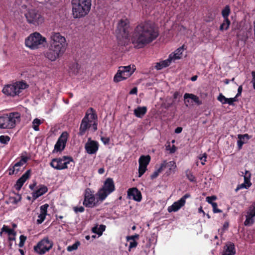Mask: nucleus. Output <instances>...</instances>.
Returning <instances> with one entry per match:
<instances>
[{
    "instance_id": "nucleus-5",
    "label": "nucleus",
    "mask_w": 255,
    "mask_h": 255,
    "mask_svg": "<svg viewBox=\"0 0 255 255\" xmlns=\"http://www.w3.org/2000/svg\"><path fill=\"white\" fill-rule=\"evenodd\" d=\"M28 87V85L25 82H18L13 84L7 85L5 86L2 90L3 93L7 95L14 97L18 95L22 90L25 89Z\"/></svg>"
},
{
    "instance_id": "nucleus-22",
    "label": "nucleus",
    "mask_w": 255,
    "mask_h": 255,
    "mask_svg": "<svg viewBox=\"0 0 255 255\" xmlns=\"http://www.w3.org/2000/svg\"><path fill=\"white\" fill-rule=\"evenodd\" d=\"M132 74V72H121L119 70L114 78V81L115 82H119L123 80H125L129 77Z\"/></svg>"
},
{
    "instance_id": "nucleus-56",
    "label": "nucleus",
    "mask_w": 255,
    "mask_h": 255,
    "mask_svg": "<svg viewBox=\"0 0 255 255\" xmlns=\"http://www.w3.org/2000/svg\"><path fill=\"white\" fill-rule=\"evenodd\" d=\"M15 171H16L15 173L16 174L19 171V168H15L13 166L12 169H9V175H12V174H14Z\"/></svg>"
},
{
    "instance_id": "nucleus-38",
    "label": "nucleus",
    "mask_w": 255,
    "mask_h": 255,
    "mask_svg": "<svg viewBox=\"0 0 255 255\" xmlns=\"http://www.w3.org/2000/svg\"><path fill=\"white\" fill-rule=\"evenodd\" d=\"M2 232H5L8 234L9 236L13 235L14 236H15L16 233L14 232V231L13 229H8L6 226H4L2 229Z\"/></svg>"
},
{
    "instance_id": "nucleus-52",
    "label": "nucleus",
    "mask_w": 255,
    "mask_h": 255,
    "mask_svg": "<svg viewBox=\"0 0 255 255\" xmlns=\"http://www.w3.org/2000/svg\"><path fill=\"white\" fill-rule=\"evenodd\" d=\"M73 210L74 211V212L76 213H77L78 212H83L84 211V208L82 206H81V207H74L73 208Z\"/></svg>"
},
{
    "instance_id": "nucleus-12",
    "label": "nucleus",
    "mask_w": 255,
    "mask_h": 255,
    "mask_svg": "<svg viewBox=\"0 0 255 255\" xmlns=\"http://www.w3.org/2000/svg\"><path fill=\"white\" fill-rule=\"evenodd\" d=\"M59 49H55L49 46L48 50L44 53L45 57L51 61H55L60 56L64 53Z\"/></svg>"
},
{
    "instance_id": "nucleus-61",
    "label": "nucleus",
    "mask_w": 255,
    "mask_h": 255,
    "mask_svg": "<svg viewBox=\"0 0 255 255\" xmlns=\"http://www.w3.org/2000/svg\"><path fill=\"white\" fill-rule=\"evenodd\" d=\"M184 103L186 107L192 104V101H190V99H184Z\"/></svg>"
},
{
    "instance_id": "nucleus-8",
    "label": "nucleus",
    "mask_w": 255,
    "mask_h": 255,
    "mask_svg": "<svg viewBox=\"0 0 255 255\" xmlns=\"http://www.w3.org/2000/svg\"><path fill=\"white\" fill-rule=\"evenodd\" d=\"M70 162H74L71 156H63L61 158H55L52 159L50 164L51 167L57 170H62L68 168L67 165Z\"/></svg>"
},
{
    "instance_id": "nucleus-42",
    "label": "nucleus",
    "mask_w": 255,
    "mask_h": 255,
    "mask_svg": "<svg viewBox=\"0 0 255 255\" xmlns=\"http://www.w3.org/2000/svg\"><path fill=\"white\" fill-rule=\"evenodd\" d=\"M147 167L143 166L141 164L139 165L138 168V177H141L146 171Z\"/></svg>"
},
{
    "instance_id": "nucleus-41",
    "label": "nucleus",
    "mask_w": 255,
    "mask_h": 255,
    "mask_svg": "<svg viewBox=\"0 0 255 255\" xmlns=\"http://www.w3.org/2000/svg\"><path fill=\"white\" fill-rule=\"evenodd\" d=\"M10 140L9 136L7 135H0V142L2 144H7Z\"/></svg>"
},
{
    "instance_id": "nucleus-55",
    "label": "nucleus",
    "mask_w": 255,
    "mask_h": 255,
    "mask_svg": "<svg viewBox=\"0 0 255 255\" xmlns=\"http://www.w3.org/2000/svg\"><path fill=\"white\" fill-rule=\"evenodd\" d=\"M207 156V154L205 153L204 154H203V155L202 156L199 157V158L201 160H202L201 163L202 165L205 164V162L206 161Z\"/></svg>"
},
{
    "instance_id": "nucleus-57",
    "label": "nucleus",
    "mask_w": 255,
    "mask_h": 255,
    "mask_svg": "<svg viewBox=\"0 0 255 255\" xmlns=\"http://www.w3.org/2000/svg\"><path fill=\"white\" fill-rule=\"evenodd\" d=\"M229 223L228 222H225L222 228V232H225L226 230H227L229 227Z\"/></svg>"
},
{
    "instance_id": "nucleus-15",
    "label": "nucleus",
    "mask_w": 255,
    "mask_h": 255,
    "mask_svg": "<svg viewBox=\"0 0 255 255\" xmlns=\"http://www.w3.org/2000/svg\"><path fill=\"white\" fill-rule=\"evenodd\" d=\"M190 196V195L188 193L184 195L179 200L174 202L171 206H169L168 208V211L170 213L178 210L184 205L186 199Z\"/></svg>"
},
{
    "instance_id": "nucleus-21",
    "label": "nucleus",
    "mask_w": 255,
    "mask_h": 255,
    "mask_svg": "<svg viewBox=\"0 0 255 255\" xmlns=\"http://www.w3.org/2000/svg\"><path fill=\"white\" fill-rule=\"evenodd\" d=\"M251 173L248 171H246L245 175H244V183L239 185L235 191L237 192L239 190L245 188H249L252 185L250 182Z\"/></svg>"
},
{
    "instance_id": "nucleus-43",
    "label": "nucleus",
    "mask_w": 255,
    "mask_h": 255,
    "mask_svg": "<svg viewBox=\"0 0 255 255\" xmlns=\"http://www.w3.org/2000/svg\"><path fill=\"white\" fill-rule=\"evenodd\" d=\"M18 198L14 197H10L9 198L10 202L13 204H16L19 201L21 200V196L19 194L17 195Z\"/></svg>"
},
{
    "instance_id": "nucleus-18",
    "label": "nucleus",
    "mask_w": 255,
    "mask_h": 255,
    "mask_svg": "<svg viewBox=\"0 0 255 255\" xmlns=\"http://www.w3.org/2000/svg\"><path fill=\"white\" fill-rule=\"evenodd\" d=\"M128 196L129 199L137 202L140 201L142 199L141 193L136 188H129L128 191Z\"/></svg>"
},
{
    "instance_id": "nucleus-28",
    "label": "nucleus",
    "mask_w": 255,
    "mask_h": 255,
    "mask_svg": "<svg viewBox=\"0 0 255 255\" xmlns=\"http://www.w3.org/2000/svg\"><path fill=\"white\" fill-rule=\"evenodd\" d=\"M184 98L190 99L192 102H195L197 105L202 104V101L199 99V98L193 94L185 93L184 95Z\"/></svg>"
},
{
    "instance_id": "nucleus-30",
    "label": "nucleus",
    "mask_w": 255,
    "mask_h": 255,
    "mask_svg": "<svg viewBox=\"0 0 255 255\" xmlns=\"http://www.w3.org/2000/svg\"><path fill=\"white\" fill-rule=\"evenodd\" d=\"M247 213L248 215L246 216V219L244 222V225L246 226H250L252 225L254 222V220L253 218L255 217V216H253V214L251 213L249 211Z\"/></svg>"
},
{
    "instance_id": "nucleus-26",
    "label": "nucleus",
    "mask_w": 255,
    "mask_h": 255,
    "mask_svg": "<svg viewBox=\"0 0 255 255\" xmlns=\"http://www.w3.org/2000/svg\"><path fill=\"white\" fill-rule=\"evenodd\" d=\"M171 62V56H169L167 59L156 63L155 68L157 70H161L163 68L168 66Z\"/></svg>"
},
{
    "instance_id": "nucleus-32",
    "label": "nucleus",
    "mask_w": 255,
    "mask_h": 255,
    "mask_svg": "<svg viewBox=\"0 0 255 255\" xmlns=\"http://www.w3.org/2000/svg\"><path fill=\"white\" fill-rule=\"evenodd\" d=\"M230 21L229 18H224V20L222 24L220 25V30H227L230 24Z\"/></svg>"
},
{
    "instance_id": "nucleus-35",
    "label": "nucleus",
    "mask_w": 255,
    "mask_h": 255,
    "mask_svg": "<svg viewBox=\"0 0 255 255\" xmlns=\"http://www.w3.org/2000/svg\"><path fill=\"white\" fill-rule=\"evenodd\" d=\"M28 160V158L27 157H22L21 159L14 164L13 167L15 168H17V167L22 166L24 164H25Z\"/></svg>"
},
{
    "instance_id": "nucleus-27",
    "label": "nucleus",
    "mask_w": 255,
    "mask_h": 255,
    "mask_svg": "<svg viewBox=\"0 0 255 255\" xmlns=\"http://www.w3.org/2000/svg\"><path fill=\"white\" fill-rule=\"evenodd\" d=\"M147 112V108L146 107H138L134 110V115L139 118H142Z\"/></svg>"
},
{
    "instance_id": "nucleus-16",
    "label": "nucleus",
    "mask_w": 255,
    "mask_h": 255,
    "mask_svg": "<svg viewBox=\"0 0 255 255\" xmlns=\"http://www.w3.org/2000/svg\"><path fill=\"white\" fill-rule=\"evenodd\" d=\"M85 148L88 154H92L95 153L98 150L99 144L97 141L92 140L91 138H89L88 142L85 144Z\"/></svg>"
},
{
    "instance_id": "nucleus-4",
    "label": "nucleus",
    "mask_w": 255,
    "mask_h": 255,
    "mask_svg": "<svg viewBox=\"0 0 255 255\" xmlns=\"http://www.w3.org/2000/svg\"><path fill=\"white\" fill-rule=\"evenodd\" d=\"M46 42V38L37 32L31 34L25 40L26 46L31 49H38Z\"/></svg>"
},
{
    "instance_id": "nucleus-37",
    "label": "nucleus",
    "mask_w": 255,
    "mask_h": 255,
    "mask_svg": "<svg viewBox=\"0 0 255 255\" xmlns=\"http://www.w3.org/2000/svg\"><path fill=\"white\" fill-rule=\"evenodd\" d=\"M79 68V65L77 63H74L70 66V69L74 74H77L78 73Z\"/></svg>"
},
{
    "instance_id": "nucleus-1",
    "label": "nucleus",
    "mask_w": 255,
    "mask_h": 255,
    "mask_svg": "<svg viewBox=\"0 0 255 255\" xmlns=\"http://www.w3.org/2000/svg\"><path fill=\"white\" fill-rule=\"evenodd\" d=\"M158 36V32L154 23L150 21H144L135 28L131 41L135 47L140 48L151 42Z\"/></svg>"
},
{
    "instance_id": "nucleus-64",
    "label": "nucleus",
    "mask_w": 255,
    "mask_h": 255,
    "mask_svg": "<svg viewBox=\"0 0 255 255\" xmlns=\"http://www.w3.org/2000/svg\"><path fill=\"white\" fill-rule=\"evenodd\" d=\"M137 89L136 87H134L129 92L130 94H135L137 93Z\"/></svg>"
},
{
    "instance_id": "nucleus-17",
    "label": "nucleus",
    "mask_w": 255,
    "mask_h": 255,
    "mask_svg": "<svg viewBox=\"0 0 255 255\" xmlns=\"http://www.w3.org/2000/svg\"><path fill=\"white\" fill-rule=\"evenodd\" d=\"M87 114H86V116L83 119L81 122V124L80 125L79 132L78 134L80 136L83 135L87 129L90 128L91 126L92 121H90L89 120V118L87 117Z\"/></svg>"
},
{
    "instance_id": "nucleus-48",
    "label": "nucleus",
    "mask_w": 255,
    "mask_h": 255,
    "mask_svg": "<svg viewBox=\"0 0 255 255\" xmlns=\"http://www.w3.org/2000/svg\"><path fill=\"white\" fill-rule=\"evenodd\" d=\"M45 217H46L45 215L40 213L38 217V219L36 221L37 224H41L43 222V221L45 220Z\"/></svg>"
},
{
    "instance_id": "nucleus-6",
    "label": "nucleus",
    "mask_w": 255,
    "mask_h": 255,
    "mask_svg": "<svg viewBox=\"0 0 255 255\" xmlns=\"http://www.w3.org/2000/svg\"><path fill=\"white\" fill-rule=\"evenodd\" d=\"M27 21L35 26L39 25L44 22V18L41 12L36 9H28L24 14Z\"/></svg>"
},
{
    "instance_id": "nucleus-33",
    "label": "nucleus",
    "mask_w": 255,
    "mask_h": 255,
    "mask_svg": "<svg viewBox=\"0 0 255 255\" xmlns=\"http://www.w3.org/2000/svg\"><path fill=\"white\" fill-rule=\"evenodd\" d=\"M231 12L230 6L228 5H226L222 11V15L224 18H228Z\"/></svg>"
},
{
    "instance_id": "nucleus-23",
    "label": "nucleus",
    "mask_w": 255,
    "mask_h": 255,
    "mask_svg": "<svg viewBox=\"0 0 255 255\" xmlns=\"http://www.w3.org/2000/svg\"><path fill=\"white\" fill-rule=\"evenodd\" d=\"M223 253L235 255L236 254V250L234 244L231 242H227L224 247Z\"/></svg>"
},
{
    "instance_id": "nucleus-60",
    "label": "nucleus",
    "mask_w": 255,
    "mask_h": 255,
    "mask_svg": "<svg viewBox=\"0 0 255 255\" xmlns=\"http://www.w3.org/2000/svg\"><path fill=\"white\" fill-rule=\"evenodd\" d=\"M87 117L88 118V116H90V118L93 119V120H96V119H97V115L95 114V113H92V114H90L89 115L87 114Z\"/></svg>"
},
{
    "instance_id": "nucleus-53",
    "label": "nucleus",
    "mask_w": 255,
    "mask_h": 255,
    "mask_svg": "<svg viewBox=\"0 0 255 255\" xmlns=\"http://www.w3.org/2000/svg\"><path fill=\"white\" fill-rule=\"evenodd\" d=\"M249 212L255 216V202L249 207Z\"/></svg>"
},
{
    "instance_id": "nucleus-7",
    "label": "nucleus",
    "mask_w": 255,
    "mask_h": 255,
    "mask_svg": "<svg viewBox=\"0 0 255 255\" xmlns=\"http://www.w3.org/2000/svg\"><path fill=\"white\" fill-rule=\"evenodd\" d=\"M115 189V184L113 179L107 178L104 182V185L97 193L99 199L102 201L106 199L107 196L113 192Z\"/></svg>"
},
{
    "instance_id": "nucleus-45",
    "label": "nucleus",
    "mask_w": 255,
    "mask_h": 255,
    "mask_svg": "<svg viewBox=\"0 0 255 255\" xmlns=\"http://www.w3.org/2000/svg\"><path fill=\"white\" fill-rule=\"evenodd\" d=\"M217 99L223 104H227V98H226L222 94H220Z\"/></svg>"
},
{
    "instance_id": "nucleus-62",
    "label": "nucleus",
    "mask_w": 255,
    "mask_h": 255,
    "mask_svg": "<svg viewBox=\"0 0 255 255\" xmlns=\"http://www.w3.org/2000/svg\"><path fill=\"white\" fill-rule=\"evenodd\" d=\"M20 239V242L21 243L24 244V242H25V240H26V237L24 236V235H21L19 237Z\"/></svg>"
},
{
    "instance_id": "nucleus-24",
    "label": "nucleus",
    "mask_w": 255,
    "mask_h": 255,
    "mask_svg": "<svg viewBox=\"0 0 255 255\" xmlns=\"http://www.w3.org/2000/svg\"><path fill=\"white\" fill-rule=\"evenodd\" d=\"M47 187L44 185H40V188L32 193V197L34 200L36 199L39 196H42L47 192Z\"/></svg>"
},
{
    "instance_id": "nucleus-11",
    "label": "nucleus",
    "mask_w": 255,
    "mask_h": 255,
    "mask_svg": "<svg viewBox=\"0 0 255 255\" xmlns=\"http://www.w3.org/2000/svg\"><path fill=\"white\" fill-rule=\"evenodd\" d=\"M129 27L128 21L127 19H121L117 26L116 33L118 37L126 38L128 36Z\"/></svg>"
},
{
    "instance_id": "nucleus-46",
    "label": "nucleus",
    "mask_w": 255,
    "mask_h": 255,
    "mask_svg": "<svg viewBox=\"0 0 255 255\" xmlns=\"http://www.w3.org/2000/svg\"><path fill=\"white\" fill-rule=\"evenodd\" d=\"M119 70H120L121 72H132V73L134 71V69L131 70L130 66H123V67H120L119 68Z\"/></svg>"
},
{
    "instance_id": "nucleus-59",
    "label": "nucleus",
    "mask_w": 255,
    "mask_h": 255,
    "mask_svg": "<svg viewBox=\"0 0 255 255\" xmlns=\"http://www.w3.org/2000/svg\"><path fill=\"white\" fill-rule=\"evenodd\" d=\"M252 76H253V79H252V82L253 83V87H254V89H255V72L253 71L252 72Z\"/></svg>"
},
{
    "instance_id": "nucleus-10",
    "label": "nucleus",
    "mask_w": 255,
    "mask_h": 255,
    "mask_svg": "<svg viewBox=\"0 0 255 255\" xmlns=\"http://www.w3.org/2000/svg\"><path fill=\"white\" fill-rule=\"evenodd\" d=\"M53 244L50 242L48 238H45L39 242L34 247V250L37 254L42 255L49 251L52 247Z\"/></svg>"
},
{
    "instance_id": "nucleus-44",
    "label": "nucleus",
    "mask_w": 255,
    "mask_h": 255,
    "mask_svg": "<svg viewBox=\"0 0 255 255\" xmlns=\"http://www.w3.org/2000/svg\"><path fill=\"white\" fill-rule=\"evenodd\" d=\"M49 207L48 204H45L42 206H41L40 208V213L45 215H47V208Z\"/></svg>"
},
{
    "instance_id": "nucleus-19",
    "label": "nucleus",
    "mask_w": 255,
    "mask_h": 255,
    "mask_svg": "<svg viewBox=\"0 0 255 255\" xmlns=\"http://www.w3.org/2000/svg\"><path fill=\"white\" fill-rule=\"evenodd\" d=\"M30 169L27 170L26 172L17 180L15 184L14 185V187L16 190H17V191L20 190L24 183L26 181V180H27L29 178L30 176Z\"/></svg>"
},
{
    "instance_id": "nucleus-20",
    "label": "nucleus",
    "mask_w": 255,
    "mask_h": 255,
    "mask_svg": "<svg viewBox=\"0 0 255 255\" xmlns=\"http://www.w3.org/2000/svg\"><path fill=\"white\" fill-rule=\"evenodd\" d=\"M161 166H163V170H164L165 168L168 169V170L165 173L167 176L171 174L174 173L176 168V163L174 161H171L168 162H166V161H164L161 164Z\"/></svg>"
},
{
    "instance_id": "nucleus-3",
    "label": "nucleus",
    "mask_w": 255,
    "mask_h": 255,
    "mask_svg": "<svg viewBox=\"0 0 255 255\" xmlns=\"http://www.w3.org/2000/svg\"><path fill=\"white\" fill-rule=\"evenodd\" d=\"M20 114L19 113H11L9 115H5L0 117V128H12L16 123L20 122Z\"/></svg>"
},
{
    "instance_id": "nucleus-50",
    "label": "nucleus",
    "mask_w": 255,
    "mask_h": 255,
    "mask_svg": "<svg viewBox=\"0 0 255 255\" xmlns=\"http://www.w3.org/2000/svg\"><path fill=\"white\" fill-rule=\"evenodd\" d=\"M212 206L213 207V210L214 213H221L222 212L221 210L217 208V204L215 202L212 204Z\"/></svg>"
},
{
    "instance_id": "nucleus-40",
    "label": "nucleus",
    "mask_w": 255,
    "mask_h": 255,
    "mask_svg": "<svg viewBox=\"0 0 255 255\" xmlns=\"http://www.w3.org/2000/svg\"><path fill=\"white\" fill-rule=\"evenodd\" d=\"M163 166H161L156 171H155L150 176V178L151 179H155L159 175V173L163 171Z\"/></svg>"
},
{
    "instance_id": "nucleus-39",
    "label": "nucleus",
    "mask_w": 255,
    "mask_h": 255,
    "mask_svg": "<svg viewBox=\"0 0 255 255\" xmlns=\"http://www.w3.org/2000/svg\"><path fill=\"white\" fill-rule=\"evenodd\" d=\"M248 134H245V135H242V134H239L238 135V138L239 140H238V145L239 147V148L240 149L242 148V146L243 144L244 143V141L242 140V138H244V136H248Z\"/></svg>"
},
{
    "instance_id": "nucleus-36",
    "label": "nucleus",
    "mask_w": 255,
    "mask_h": 255,
    "mask_svg": "<svg viewBox=\"0 0 255 255\" xmlns=\"http://www.w3.org/2000/svg\"><path fill=\"white\" fill-rule=\"evenodd\" d=\"M80 243L79 241L76 242L72 246H69L67 247V250L68 252H72L75 250H76L78 247L80 246Z\"/></svg>"
},
{
    "instance_id": "nucleus-34",
    "label": "nucleus",
    "mask_w": 255,
    "mask_h": 255,
    "mask_svg": "<svg viewBox=\"0 0 255 255\" xmlns=\"http://www.w3.org/2000/svg\"><path fill=\"white\" fill-rule=\"evenodd\" d=\"M42 122L38 119H35L32 122V128L35 131L39 130V126L42 124Z\"/></svg>"
},
{
    "instance_id": "nucleus-51",
    "label": "nucleus",
    "mask_w": 255,
    "mask_h": 255,
    "mask_svg": "<svg viewBox=\"0 0 255 255\" xmlns=\"http://www.w3.org/2000/svg\"><path fill=\"white\" fill-rule=\"evenodd\" d=\"M139 238V235L136 234L135 235L131 236H127L126 239L128 241L130 240H132V241H135V239H138Z\"/></svg>"
},
{
    "instance_id": "nucleus-2",
    "label": "nucleus",
    "mask_w": 255,
    "mask_h": 255,
    "mask_svg": "<svg viewBox=\"0 0 255 255\" xmlns=\"http://www.w3.org/2000/svg\"><path fill=\"white\" fill-rule=\"evenodd\" d=\"M72 14L75 18L85 16L89 12L91 0H72Z\"/></svg>"
},
{
    "instance_id": "nucleus-47",
    "label": "nucleus",
    "mask_w": 255,
    "mask_h": 255,
    "mask_svg": "<svg viewBox=\"0 0 255 255\" xmlns=\"http://www.w3.org/2000/svg\"><path fill=\"white\" fill-rule=\"evenodd\" d=\"M186 174L187 178L191 182L195 181V177L189 171H186Z\"/></svg>"
},
{
    "instance_id": "nucleus-29",
    "label": "nucleus",
    "mask_w": 255,
    "mask_h": 255,
    "mask_svg": "<svg viewBox=\"0 0 255 255\" xmlns=\"http://www.w3.org/2000/svg\"><path fill=\"white\" fill-rule=\"evenodd\" d=\"M150 160V156L149 155H142L139 159V164L147 167Z\"/></svg>"
},
{
    "instance_id": "nucleus-25",
    "label": "nucleus",
    "mask_w": 255,
    "mask_h": 255,
    "mask_svg": "<svg viewBox=\"0 0 255 255\" xmlns=\"http://www.w3.org/2000/svg\"><path fill=\"white\" fill-rule=\"evenodd\" d=\"M183 50L184 46L183 45L177 49L173 53L170 54L169 56H171V61L180 59Z\"/></svg>"
},
{
    "instance_id": "nucleus-31",
    "label": "nucleus",
    "mask_w": 255,
    "mask_h": 255,
    "mask_svg": "<svg viewBox=\"0 0 255 255\" xmlns=\"http://www.w3.org/2000/svg\"><path fill=\"white\" fill-rule=\"evenodd\" d=\"M105 229L106 226L104 225H100L99 228H98L97 226L93 227L92 229V231L93 233H96L99 236H101L103 232L105 230Z\"/></svg>"
},
{
    "instance_id": "nucleus-63",
    "label": "nucleus",
    "mask_w": 255,
    "mask_h": 255,
    "mask_svg": "<svg viewBox=\"0 0 255 255\" xmlns=\"http://www.w3.org/2000/svg\"><path fill=\"white\" fill-rule=\"evenodd\" d=\"M243 90L242 86H240L238 89V93L236 95V97H239L241 95Z\"/></svg>"
},
{
    "instance_id": "nucleus-14",
    "label": "nucleus",
    "mask_w": 255,
    "mask_h": 255,
    "mask_svg": "<svg viewBox=\"0 0 255 255\" xmlns=\"http://www.w3.org/2000/svg\"><path fill=\"white\" fill-rule=\"evenodd\" d=\"M95 200V197L94 195L91 193V191L89 189H87L85 190L83 204L86 207L92 208L96 205Z\"/></svg>"
},
{
    "instance_id": "nucleus-9",
    "label": "nucleus",
    "mask_w": 255,
    "mask_h": 255,
    "mask_svg": "<svg viewBox=\"0 0 255 255\" xmlns=\"http://www.w3.org/2000/svg\"><path fill=\"white\" fill-rule=\"evenodd\" d=\"M65 41L66 40L64 37L61 35L59 33H52L50 36L49 46L64 52L65 50L64 47Z\"/></svg>"
},
{
    "instance_id": "nucleus-54",
    "label": "nucleus",
    "mask_w": 255,
    "mask_h": 255,
    "mask_svg": "<svg viewBox=\"0 0 255 255\" xmlns=\"http://www.w3.org/2000/svg\"><path fill=\"white\" fill-rule=\"evenodd\" d=\"M137 242L135 241H131L129 243L128 251H130L131 248H135L137 246Z\"/></svg>"
},
{
    "instance_id": "nucleus-58",
    "label": "nucleus",
    "mask_w": 255,
    "mask_h": 255,
    "mask_svg": "<svg viewBox=\"0 0 255 255\" xmlns=\"http://www.w3.org/2000/svg\"><path fill=\"white\" fill-rule=\"evenodd\" d=\"M101 140L105 144H108L110 141V138L109 137H101Z\"/></svg>"
},
{
    "instance_id": "nucleus-13",
    "label": "nucleus",
    "mask_w": 255,
    "mask_h": 255,
    "mask_svg": "<svg viewBox=\"0 0 255 255\" xmlns=\"http://www.w3.org/2000/svg\"><path fill=\"white\" fill-rule=\"evenodd\" d=\"M68 133L67 132H63L59 137L54 146V151L57 152L62 151L65 148L67 140Z\"/></svg>"
},
{
    "instance_id": "nucleus-49",
    "label": "nucleus",
    "mask_w": 255,
    "mask_h": 255,
    "mask_svg": "<svg viewBox=\"0 0 255 255\" xmlns=\"http://www.w3.org/2000/svg\"><path fill=\"white\" fill-rule=\"evenodd\" d=\"M206 201L212 205V204L214 203V202H213V201L217 199V197L216 196H208L206 198Z\"/></svg>"
}]
</instances>
